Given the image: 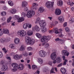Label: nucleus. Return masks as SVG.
<instances>
[{
    "mask_svg": "<svg viewBox=\"0 0 74 74\" xmlns=\"http://www.w3.org/2000/svg\"><path fill=\"white\" fill-rule=\"evenodd\" d=\"M12 66L14 68L12 69V71L13 72L16 71L17 70V68L19 70H22L24 68V66L23 64H19V65L16 63H13L12 64Z\"/></svg>",
    "mask_w": 74,
    "mask_h": 74,
    "instance_id": "f257e3e1",
    "label": "nucleus"
},
{
    "mask_svg": "<svg viewBox=\"0 0 74 74\" xmlns=\"http://www.w3.org/2000/svg\"><path fill=\"white\" fill-rule=\"evenodd\" d=\"M39 25L41 27V30L43 33H45L47 32V29L45 26L46 25V23L43 21H41L40 22Z\"/></svg>",
    "mask_w": 74,
    "mask_h": 74,
    "instance_id": "f03ea898",
    "label": "nucleus"
},
{
    "mask_svg": "<svg viewBox=\"0 0 74 74\" xmlns=\"http://www.w3.org/2000/svg\"><path fill=\"white\" fill-rule=\"evenodd\" d=\"M51 39V37L48 36L46 37V36H43L42 38L41 39V41L42 42H44L42 44V46L44 45L47 42H48L49 40Z\"/></svg>",
    "mask_w": 74,
    "mask_h": 74,
    "instance_id": "7ed1b4c3",
    "label": "nucleus"
},
{
    "mask_svg": "<svg viewBox=\"0 0 74 74\" xmlns=\"http://www.w3.org/2000/svg\"><path fill=\"white\" fill-rule=\"evenodd\" d=\"M25 43L27 44H29L30 45H33L35 42L34 40H32L31 39L30 37L28 36H26L25 38Z\"/></svg>",
    "mask_w": 74,
    "mask_h": 74,
    "instance_id": "20e7f679",
    "label": "nucleus"
},
{
    "mask_svg": "<svg viewBox=\"0 0 74 74\" xmlns=\"http://www.w3.org/2000/svg\"><path fill=\"white\" fill-rule=\"evenodd\" d=\"M35 14V12L33 10H30L28 11L27 14V18H32V16H34Z\"/></svg>",
    "mask_w": 74,
    "mask_h": 74,
    "instance_id": "39448f33",
    "label": "nucleus"
},
{
    "mask_svg": "<svg viewBox=\"0 0 74 74\" xmlns=\"http://www.w3.org/2000/svg\"><path fill=\"white\" fill-rule=\"evenodd\" d=\"M69 52L67 50H62V54L63 56H62L63 60H65V56H68L69 55Z\"/></svg>",
    "mask_w": 74,
    "mask_h": 74,
    "instance_id": "423d86ee",
    "label": "nucleus"
},
{
    "mask_svg": "<svg viewBox=\"0 0 74 74\" xmlns=\"http://www.w3.org/2000/svg\"><path fill=\"white\" fill-rule=\"evenodd\" d=\"M17 34L18 35H19L21 37H23L27 35V33L26 32V31L22 30L21 31H19L17 33Z\"/></svg>",
    "mask_w": 74,
    "mask_h": 74,
    "instance_id": "0eeeda50",
    "label": "nucleus"
},
{
    "mask_svg": "<svg viewBox=\"0 0 74 74\" xmlns=\"http://www.w3.org/2000/svg\"><path fill=\"white\" fill-rule=\"evenodd\" d=\"M54 4V2H47L46 3V6L48 8H51Z\"/></svg>",
    "mask_w": 74,
    "mask_h": 74,
    "instance_id": "6e6552de",
    "label": "nucleus"
},
{
    "mask_svg": "<svg viewBox=\"0 0 74 74\" xmlns=\"http://www.w3.org/2000/svg\"><path fill=\"white\" fill-rule=\"evenodd\" d=\"M39 55L41 57H45L47 55V53L44 51H40L39 52Z\"/></svg>",
    "mask_w": 74,
    "mask_h": 74,
    "instance_id": "1a4fd4ad",
    "label": "nucleus"
},
{
    "mask_svg": "<svg viewBox=\"0 0 74 74\" xmlns=\"http://www.w3.org/2000/svg\"><path fill=\"white\" fill-rule=\"evenodd\" d=\"M56 58V52H54L51 54V58L52 59H53V60H55Z\"/></svg>",
    "mask_w": 74,
    "mask_h": 74,
    "instance_id": "9d476101",
    "label": "nucleus"
},
{
    "mask_svg": "<svg viewBox=\"0 0 74 74\" xmlns=\"http://www.w3.org/2000/svg\"><path fill=\"white\" fill-rule=\"evenodd\" d=\"M55 13L56 15H59L61 14V10L60 9H57L55 10Z\"/></svg>",
    "mask_w": 74,
    "mask_h": 74,
    "instance_id": "9b49d317",
    "label": "nucleus"
},
{
    "mask_svg": "<svg viewBox=\"0 0 74 74\" xmlns=\"http://www.w3.org/2000/svg\"><path fill=\"white\" fill-rule=\"evenodd\" d=\"M8 69V67H7V66L6 65H4L3 66H2L1 70V71H5L7 70Z\"/></svg>",
    "mask_w": 74,
    "mask_h": 74,
    "instance_id": "f8f14e48",
    "label": "nucleus"
},
{
    "mask_svg": "<svg viewBox=\"0 0 74 74\" xmlns=\"http://www.w3.org/2000/svg\"><path fill=\"white\" fill-rule=\"evenodd\" d=\"M22 57V56L21 55H16L14 56V58L16 60H19Z\"/></svg>",
    "mask_w": 74,
    "mask_h": 74,
    "instance_id": "ddd939ff",
    "label": "nucleus"
},
{
    "mask_svg": "<svg viewBox=\"0 0 74 74\" xmlns=\"http://www.w3.org/2000/svg\"><path fill=\"white\" fill-rule=\"evenodd\" d=\"M33 6V10L34 11H35L37 10V6H38V4L34 3L32 4Z\"/></svg>",
    "mask_w": 74,
    "mask_h": 74,
    "instance_id": "4468645a",
    "label": "nucleus"
},
{
    "mask_svg": "<svg viewBox=\"0 0 74 74\" xmlns=\"http://www.w3.org/2000/svg\"><path fill=\"white\" fill-rule=\"evenodd\" d=\"M60 71L63 74H65L66 73V70L64 68H62L60 69Z\"/></svg>",
    "mask_w": 74,
    "mask_h": 74,
    "instance_id": "2eb2a0df",
    "label": "nucleus"
},
{
    "mask_svg": "<svg viewBox=\"0 0 74 74\" xmlns=\"http://www.w3.org/2000/svg\"><path fill=\"white\" fill-rule=\"evenodd\" d=\"M19 39L18 38H15L14 39V42L15 44H18L19 43Z\"/></svg>",
    "mask_w": 74,
    "mask_h": 74,
    "instance_id": "dca6fc26",
    "label": "nucleus"
},
{
    "mask_svg": "<svg viewBox=\"0 0 74 74\" xmlns=\"http://www.w3.org/2000/svg\"><path fill=\"white\" fill-rule=\"evenodd\" d=\"M27 5V3L25 1H23L22 4V7H25Z\"/></svg>",
    "mask_w": 74,
    "mask_h": 74,
    "instance_id": "f3484780",
    "label": "nucleus"
},
{
    "mask_svg": "<svg viewBox=\"0 0 74 74\" xmlns=\"http://www.w3.org/2000/svg\"><path fill=\"white\" fill-rule=\"evenodd\" d=\"M56 60L57 63H60L62 62V60H61V59H60L59 57H57Z\"/></svg>",
    "mask_w": 74,
    "mask_h": 74,
    "instance_id": "a211bd4d",
    "label": "nucleus"
},
{
    "mask_svg": "<svg viewBox=\"0 0 74 74\" xmlns=\"http://www.w3.org/2000/svg\"><path fill=\"white\" fill-rule=\"evenodd\" d=\"M0 65H1L2 66L6 65L5 63V61L4 60L1 61L0 62Z\"/></svg>",
    "mask_w": 74,
    "mask_h": 74,
    "instance_id": "6ab92c4d",
    "label": "nucleus"
},
{
    "mask_svg": "<svg viewBox=\"0 0 74 74\" xmlns=\"http://www.w3.org/2000/svg\"><path fill=\"white\" fill-rule=\"evenodd\" d=\"M38 10L39 12L40 13L43 12L44 11V8L42 7H40L39 8Z\"/></svg>",
    "mask_w": 74,
    "mask_h": 74,
    "instance_id": "aec40b11",
    "label": "nucleus"
},
{
    "mask_svg": "<svg viewBox=\"0 0 74 74\" xmlns=\"http://www.w3.org/2000/svg\"><path fill=\"white\" fill-rule=\"evenodd\" d=\"M59 20L60 21V22L62 23L63 22V21H64V18L62 16H60L59 17Z\"/></svg>",
    "mask_w": 74,
    "mask_h": 74,
    "instance_id": "412c9836",
    "label": "nucleus"
},
{
    "mask_svg": "<svg viewBox=\"0 0 74 74\" xmlns=\"http://www.w3.org/2000/svg\"><path fill=\"white\" fill-rule=\"evenodd\" d=\"M11 14H15L16 12V10L15 9H12L11 10Z\"/></svg>",
    "mask_w": 74,
    "mask_h": 74,
    "instance_id": "4be33fe9",
    "label": "nucleus"
},
{
    "mask_svg": "<svg viewBox=\"0 0 74 74\" xmlns=\"http://www.w3.org/2000/svg\"><path fill=\"white\" fill-rule=\"evenodd\" d=\"M33 32L31 30L28 31L27 32V34L28 36H32V35H33Z\"/></svg>",
    "mask_w": 74,
    "mask_h": 74,
    "instance_id": "5701e85b",
    "label": "nucleus"
},
{
    "mask_svg": "<svg viewBox=\"0 0 74 74\" xmlns=\"http://www.w3.org/2000/svg\"><path fill=\"white\" fill-rule=\"evenodd\" d=\"M3 32L4 34H9V30H7L4 29H3Z\"/></svg>",
    "mask_w": 74,
    "mask_h": 74,
    "instance_id": "b1692460",
    "label": "nucleus"
},
{
    "mask_svg": "<svg viewBox=\"0 0 74 74\" xmlns=\"http://www.w3.org/2000/svg\"><path fill=\"white\" fill-rule=\"evenodd\" d=\"M25 46L23 45H22L20 48V50L21 51H25Z\"/></svg>",
    "mask_w": 74,
    "mask_h": 74,
    "instance_id": "393cba45",
    "label": "nucleus"
},
{
    "mask_svg": "<svg viewBox=\"0 0 74 74\" xmlns=\"http://www.w3.org/2000/svg\"><path fill=\"white\" fill-rule=\"evenodd\" d=\"M53 32L55 33L56 34H58L59 32L58 31V28H56L53 29Z\"/></svg>",
    "mask_w": 74,
    "mask_h": 74,
    "instance_id": "a878e982",
    "label": "nucleus"
},
{
    "mask_svg": "<svg viewBox=\"0 0 74 74\" xmlns=\"http://www.w3.org/2000/svg\"><path fill=\"white\" fill-rule=\"evenodd\" d=\"M63 4V1H60L58 2V6H62Z\"/></svg>",
    "mask_w": 74,
    "mask_h": 74,
    "instance_id": "bb28decb",
    "label": "nucleus"
},
{
    "mask_svg": "<svg viewBox=\"0 0 74 74\" xmlns=\"http://www.w3.org/2000/svg\"><path fill=\"white\" fill-rule=\"evenodd\" d=\"M32 70H37V66L34 65H32Z\"/></svg>",
    "mask_w": 74,
    "mask_h": 74,
    "instance_id": "cd10ccee",
    "label": "nucleus"
},
{
    "mask_svg": "<svg viewBox=\"0 0 74 74\" xmlns=\"http://www.w3.org/2000/svg\"><path fill=\"white\" fill-rule=\"evenodd\" d=\"M41 21H40V18H37L36 21L35 22V23H39V24L40 22H41Z\"/></svg>",
    "mask_w": 74,
    "mask_h": 74,
    "instance_id": "c85d7f7f",
    "label": "nucleus"
},
{
    "mask_svg": "<svg viewBox=\"0 0 74 74\" xmlns=\"http://www.w3.org/2000/svg\"><path fill=\"white\" fill-rule=\"evenodd\" d=\"M38 61L39 63L40 64H42V62H43L41 58H38Z\"/></svg>",
    "mask_w": 74,
    "mask_h": 74,
    "instance_id": "c756f323",
    "label": "nucleus"
},
{
    "mask_svg": "<svg viewBox=\"0 0 74 74\" xmlns=\"http://www.w3.org/2000/svg\"><path fill=\"white\" fill-rule=\"evenodd\" d=\"M8 3L10 6H13L14 5V3H13V2L12 1H9L8 2Z\"/></svg>",
    "mask_w": 74,
    "mask_h": 74,
    "instance_id": "7c9ffc66",
    "label": "nucleus"
},
{
    "mask_svg": "<svg viewBox=\"0 0 74 74\" xmlns=\"http://www.w3.org/2000/svg\"><path fill=\"white\" fill-rule=\"evenodd\" d=\"M25 20V19L23 17H21V18H19V20L18 21V22H22Z\"/></svg>",
    "mask_w": 74,
    "mask_h": 74,
    "instance_id": "2f4dec72",
    "label": "nucleus"
},
{
    "mask_svg": "<svg viewBox=\"0 0 74 74\" xmlns=\"http://www.w3.org/2000/svg\"><path fill=\"white\" fill-rule=\"evenodd\" d=\"M43 72L44 73H48V69L45 68L43 69Z\"/></svg>",
    "mask_w": 74,
    "mask_h": 74,
    "instance_id": "473e14b6",
    "label": "nucleus"
},
{
    "mask_svg": "<svg viewBox=\"0 0 74 74\" xmlns=\"http://www.w3.org/2000/svg\"><path fill=\"white\" fill-rule=\"evenodd\" d=\"M35 29H36V32H39L40 31V28L37 25L35 26Z\"/></svg>",
    "mask_w": 74,
    "mask_h": 74,
    "instance_id": "72a5a7b5",
    "label": "nucleus"
},
{
    "mask_svg": "<svg viewBox=\"0 0 74 74\" xmlns=\"http://www.w3.org/2000/svg\"><path fill=\"white\" fill-rule=\"evenodd\" d=\"M36 35L38 38H41V35L40 34L37 33L36 34Z\"/></svg>",
    "mask_w": 74,
    "mask_h": 74,
    "instance_id": "f704fd0d",
    "label": "nucleus"
},
{
    "mask_svg": "<svg viewBox=\"0 0 74 74\" xmlns=\"http://www.w3.org/2000/svg\"><path fill=\"white\" fill-rule=\"evenodd\" d=\"M14 18H15L14 19L16 20H18V21H19V18H20L19 16L18 15H16L14 17Z\"/></svg>",
    "mask_w": 74,
    "mask_h": 74,
    "instance_id": "c9c22d12",
    "label": "nucleus"
},
{
    "mask_svg": "<svg viewBox=\"0 0 74 74\" xmlns=\"http://www.w3.org/2000/svg\"><path fill=\"white\" fill-rule=\"evenodd\" d=\"M12 19V17L11 16L9 17L7 20V23H8L9 22H10V21H11V20Z\"/></svg>",
    "mask_w": 74,
    "mask_h": 74,
    "instance_id": "e433bc0d",
    "label": "nucleus"
},
{
    "mask_svg": "<svg viewBox=\"0 0 74 74\" xmlns=\"http://www.w3.org/2000/svg\"><path fill=\"white\" fill-rule=\"evenodd\" d=\"M27 23L23 25V28L24 29H27Z\"/></svg>",
    "mask_w": 74,
    "mask_h": 74,
    "instance_id": "4c0bfd02",
    "label": "nucleus"
},
{
    "mask_svg": "<svg viewBox=\"0 0 74 74\" xmlns=\"http://www.w3.org/2000/svg\"><path fill=\"white\" fill-rule=\"evenodd\" d=\"M7 13L5 12H3L1 13V15L2 16H5L6 15Z\"/></svg>",
    "mask_w": 74,
    "mask_h": 74,
    "instance_id": "58836bf2",
    "label": "nucleus"
},
{
    "mask_svg": "<svg viewBox=\"0 0 74 74\" xmlns=\"http://www.w3.org/2000/svg\"><path fill=\"white\" fill-rule=\"evenodd\" d=\"M21 16L22 17H25L26 16V14L25 12H22Z\"/></svg>",
    "mask_w": 74,
    "mask_h": 74,
    "instance_id": "ea45409f",
    "label": "nucleus"
},
{
    "mask_svg": "<svg viewBox=\"0 0 74 74\" xmlns=\"http://www.w3.org/2000/svg\"><path fill=\"white\" fill-rule=\"evenodd\" d=\"M4 41H5V39L4 38H2L0 40V42L3 43V42H4Z\"/></svg>",
    "mask_w": 74,
    "mask_h": 74,
    "instance_id": "a19ab883",
    "label": "nucleus"
},
{
    "mask_svg": "<svg viewBox=\"0 0 74 74\" xmlns=\"http://www.w3.org/2000/svg\"><path fill=\"white\" fill-rule=\"evenodd\" d=\"M10 48H11L14 49V48L15 47H14V45L12 44H11L9 46Z\"/></svg>",
    "mask_w": 74,
    "mask_h": 74,
    "instance_id": "79ce46f5",
    "label": "nucleus"
},
{
    "mask_svg": "<svg viewBox=\"0 0 74 74\" xmlns=\"http://www.w3.org/2000/svg\"><path fill=\"white\" fill-rule=\"evenodd\" d=\"M2 49L5 53H6L7 52V50H6V49H5V48H3Z\"/></svg>",
    "mask_w": 74,
    "mask_h": 74,
    "instance_id": "37998d69",
    "label": "nucleus"
},
{
    "mask_svg": "<svg viewBox=\"0 0 74 74\" xmlns=\"http://www.w3.org/2000/svg\"><path fill=\"white\" fill-rule=\"evenodd\" d=\"M27 49L28 51H32L33 50V49L31 47H28L27 48Z\"/></svg>",
    "mask_w": 74,
    "mask_h": 74,
    "instance_id": "c03bdc74",
    "label": "nucleus"
},
{
    "mask_svg": "<svg viewBox=\"0 0 74 74\" xmlns=\"http://www.w3.org/2000/svg\"><path fill=\"white\" fill-rule=\"evenodd\" d=\"M65 29L67 32H70V29L68 27L65 28Z\"/></svg>",
    "mask_w": 74,
    "mask_h": 74,
    "instance_id": "a18cd8bd",
    "label": "nucleus"
},
{
    "mask_svg": "<svg viewBox=\"0 0 74 74\" xmlns=\"http://www.w3.org/2000/svg\"><path fill=\"white\" fill-rule=\"evenodd\" d=\"M67 62V59H65L63 63V65L64 66V65H66V64Z\"/></svg>",
    "mask_w": 74,
    "mask_h": 74,
    "instance_id": "49530a36",
    "label": "nucleus"
},
{
    "mask_svg": "<svg viewBox=\"0 0 74 74\" xmlns=\"http://www.w3.org/2000/svg\"><path fill=\"white\" fill-rule=\"evenodd\" d=\"M23 55L24 56H27V52H25V53L24 54L23 53Z\"/></svg>",
    "mask_w": 74,
    "mask_h": 74,
    "instance_id": "de8ad7c7",
    "label": "nucleus"
},
{
    "mask_svg": "<svg viewBox=\"0 0 74 74\" xmlns=\"http://www.w3.org/2000/svg\"><path fill=\"white\" fill-rule=\"evenodd\" d=\"M27 26H28V28H31L32 27V25L29 23H27Z\"/></svg>",
    "mask_w": 74,
    "mask_h": 74,
    "instance_id": "09e8293b",
    "label": "nucleus"
},
{
    "mask_svg": "<svg viewBox=\"0 0 74 74\" xmlns=\"http://www.w3.org/2000/svg\"><path fill=\"white\" fill-rule=\"evenodd\" d=\"M3 57V53L0 52V58H1Z\"/></svg>",
    "mask_w": 74,
    "mask_h": 74,
    "instance_id": "8fccbe9b",
    "label": "nucleus"
},
{
    "mask_svg": "<svg viewBox=\"0 0 74 74\" xmlns=\"http://www.w3.org/2000/svg\"><path fill=\"white\" fill-rule=\"evenodd\" d=\"M24 10L25 11H27V10H28V8L26 7H25Z\"/></svg>",
    "mask_w": 74,
    "mask_h": 74,
    "instance_id": "3c124183",
    "label": "nucleus"
},
{
    "mask_svg": "<svg viewBox=\"0 0 74 74\" xmlns=\"http://www.w3.org/2000/svg\"><path fill=\"white\" fill-rule=\"evenodd\" d=\"M63 65V64L62 63H61L59 64L58 66H57V67H61V66H62V65Z\"/></svg>",
    "mask_w": 74,
    "mask_h": 74,
    "instance_id": "603ef678",
    "label": "nucleus"
},
{
    "mask_svg": "<svg viewBox=\"0 0 74 74\" xmlns=\"http://www.w3.org/2000/svg\"><path fill=\"white\" fill-rule=\"evenodd\" d=\"M60 41L61 42V44H63V43H64V41L62 39H60Z\"/></svg>",
    "mask_w": 74,
    "mask_h": 74,
    "instance_id": "864d4df0",
    "label": "nucleus"
},
{
    "mask_svg": "<svg viewBox=\"0 0 74 74\" xmlns=\"http://www.w3.org/2000/svg\"><path fill=\"white\" fill-rule=\"evenodd\" d=\"M48 47H49V44L48 43H47L45 45V47L47 48H48Z\"/></svg>",
    "mask_w": 74,
    "mask_h": 74,
    "instance_id": "5fc2aeb1",
    "label": "nucleus"
},
{
    "mask_svg": "<svg viewBox=\"0 0 74 74\" xmlns=\"http://www.w3.org/2000/svg\"><path fill=\"white\" fill-rule=\"evenodd\" d=\"M49 64L51 66H52V61H49Z\"/></svg>",
    "mask_w": 74,
    "mask_h": 74,
    "instance_id": "6e6d98bb",
    "label": "nucleus"
},
{
    "mask_svg": "<svg viewBox=\"0 0 74 74\" xmlns=\"http://www.w3.org/2000/svg\"><path fill=\"white\" fill-rule=\"evenodd\" d=\"M67 26V22H65L64 24V27H66Z\"/></svg>",
    "mask_w": 74,
    "mask_h": 74,
    "instance_id": "4d7b16f0",
    "label": "nucleus"
},
{
    "mask_svg": "<svg viewBox=\"0 0 74 74\" xmlns=\"http://www.w3.org/2000/svg\"><path fill=\"white\" fill-rule=\"evenodd\" d=\"M53 31L50 30L49 31V33H53Z\"/></svg>",
    "mask_w": 74,
    "mask_h": 74,
    "instance_id": "13d9d810",
    "label": "nucleus"
},
{
    "mask_svg": "<svg viewBox=\"0 0 74 74\" xmlns=\"http://www.w3.org/2000/svg\"><path fill=\"white\" fill-rule=\"evenodd\" d=\"M60 39L59 38H58L57 39H56V40H55L56 41H60Z\"/></svg>",
    "mask_w": 74,
    "mask_h": 74,
    "instance_id": "bf43d9fd",
    "label": "nucleus"
},
{
    "mask_svg": "<svg viewBox=\"0 0 74 74\" xmlns=\"http://www.w3.org/2000/svg\"><path fill=\"white\" fill-rule=\"evenodd\" d=\"M3 34V32L1 31H0V36H2Z\"/></svg>",
    "mask_w": 74,
    "mask_h": 74,
    "instance_id": "052dcab7",
    "label": "nucleus"
},
{
    "mask_svg": "<svg viewBox=\"0 0 74 74\" xmlns=\"http://www.w3.org/2000/svg\"><path fill=\"white\" fill-rule=\"evenodd\" d=\"M3 9L4 10H7V8L5 6L3 8Z\"/></svg>",
    "mask_w": 74,
    "mask_h": 74,
    "instance_id": "680f3d73",
    "label": "nucleus"
},
{
    "mask_svg": "<svg viewBox=\"0 0 74 74\" xmlns=\"http://www.w3.org/2000/svg\"><path fill=\"white\" fill-rule=\"evenodd\" d=\"M58 23V22L57 21H55L54 22V24L55 25H56V24Z\"/></svg>",
    "mask_w": 74,
    "mask_h": 74,
    "instance_id": "e2e57ef3",
    "label": "nucleus"
},
{
    "mask_svg": "<svg viewBox=\"0 0 74 74\" xmlns=\"http://www.w3.org/2000/svg\"><path fill=\"white\" fill-rule=\"evenodd\" d=\"M53 63L54 64H55V63H56V60H55L54 61H53Z\"/></svg>",
    "mask_w": 74,
    "mask_h": 74,
    "instance_id": "0e129e2a",
    "label": "nucleus"
},
{
    "mask_svg": "<svg viewBox=\"0 0 74 74\" xmlns=\"http://www.w3.org/2000/svg\"><path fill=\"white\" fill-rule=\"evenodd\" d=\"M6 59H8L9 60H11V58L10 57H7Z\"/></svg>",
    "mask_w": 74,
    "mask_h": 74,
    "instance_id": "69168bd1",
    "label": "nucleus"
},
{
    "mask_svg": "<svg viewBox=\"0 0 74 74\" xmlns=\"http://www.w3.org/2000/svg\"><path fill=\"white\" fill-rule=\"evenodd\" d=\"M72 74H74V69L72 71Z\"/></svg>",
    "mask_w": 74,
    "mask_h": 74,
    "instance_id": "338daca9",
    "label": "nucleus"
},
{
    "mask_svg": "<svg viewBox=\"0 0 74 74\" xmlns=\"http://www.w3.org/2000/svg\"><path fill=\"white\" fill-rule=\"evenodd\" d=\"M72 66H73V67H74V61H73L72 63Z\"/></svg>",
    "mask_w": 74,
    "mask_h": 74,
    "instance_id": "774afa93",
    "label": "nucleus"
}]
</instances>
